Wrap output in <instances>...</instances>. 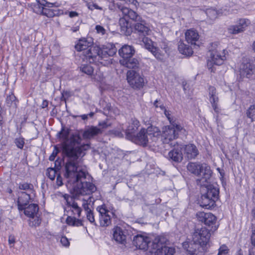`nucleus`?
<instances>
[{
    "label": "nucleus",
    "mask_w": 255,
    "mask_h": 255,
    "mask_svg": "<svg viewBox=\"0 0 255 255\" xmlns=\"http://www.w3.org/2000/svg\"><path fill=\"white\" fill-rule=\"evenodd\" d=\"M135 50L130 45H125L119 50V54L122 57L121 59H126L128 58H131L134 54Z\"/></svg>",
    "instance_id": "25"
},
{
    "label": "nucleus",
    "mask_w": 255,
    "mask_h": 255,
    "mask_svg": "<svg viewBox=\"0 0 255 255\" xmlns=\"http://www.w3.org/2000/svg\"><path fill=\"white\" fill-rule=\"evenodd\" d=\"M134 30L139 35L144 36V37L146 35H150L151 33V30L148 26L145 21L142 19L134 24Z\"/></svg>",
    "instance_id": "18"
},
{
    "label": "nucleus",
    "mask_w": 255,
    "mask_h": 255,
    "mask_svg": "<svg viewBox=\"0 0 255 255\" xmlns=\"http://www.w3.org/2000/svg\"><path fill=\"white\" fill-rule=\"evenodd\" d=\"M15 242L14 237L10 236L8 239V243L9 245L13 244Z\"/></svg>",
    "instance_id": "56"
},
{
    "label": "nucleus",
    "mask_w": 255,
    "mask_h": 255,
    "mask_svg": "<svg viewBox=\"0 0 255 255\" xmlns=\"http://www.w3.org/2000/svg\"><path fill=\"white\" fill-rule=\"evenodd\" d=\"M102 132L100 128L92 126L88 128L83 132V137L84 139H90Z\"/></svg>",
    "instance_id": "30"
},
{
    "label": "nucleus",
    "mask_w": 255,
    "mask_h": 255,
    "mask_svg": "<svg viewBox=\"0 0 255 255\" xmlns=\"http://www.w3.org/2000/svg\"><path fill=\"white\" fill-rule=\"evenodd\" d=\"M14 143L16 146L19 148H22L24 144V139L23 138H17L14 140Z\"/></svg>",
    "instance_id": "46"
},
{
    "label": "nucleus",
    "mask_w": 255,
    "mask_h": 255,
    "mask_svg": "<svg viewBox=\"0 0 255 255\" xmlns=\"http://www.w3.org/2000/svg\"><path fill=\"white\" fill-rule=\"evenodd\" d=\"M197 217L199 222L211 227L209 230L210 232H213L217 230L219 225L217 224V218L212 213L199 212L197 214Z\"/></svg>",
    "instance_id": "9"
},
{
    "label": "nucleus",
    "mask_w": 255,
    "mask_h": 255,
    "mask_svg": "<svg viewBox=\"0 0 255 255\" xmlns=\"http://www.w3.org/2000/svg\"><path fill=\"white\" fill-rule=\"evenodd\" d=\"M58 151L59 150L57 149V148L56 146H55L54 150L53 151L52 153L51 154V155L49 156V159L50 161H53L55 159V158L57 154L58 153Z\"/></svg>",
    "instance_id": "48"
},
{
    "label": "nucleus",
    "mask_w": 255,
    "mask_h": 255,
    "mask_svg": "<svg viewBox=\"0 0 255 255\" xmlns=\"http://www.w3.org/2000/svg\"><path fill=\"white\" fill-rule=\"evenodd\" d=\"M185 39L188 43L191 45H197L199 44V35L197 30L192 29L188 30L185 33Z\"/></svg>",
    "instance_id": "20"
},
{
    "label": "nucleus",
    "mask_w": 255,
    "mask_h": 255,
    "mask_svg": "<svg viewBox=\"0 0 255 255\" xmlns=\"http://www.w3.org/2000/svg\"><path fill=\"white\" fill-rule=\"evenodd\" d=\"M78 14L76 11H71L69 12V16L70 17H74L78 16Z\"/></svg>",
    "instance_id": "57"
},
{
    "label": "nucleus",
    "mask_w": 255,
    "mask_h": 255,
    "mask_svg": "<svg viewBox=\"0 0 255 255\" xmlns=\"http://www.w3.org/2000/svg\"><path fill=\"white\" fill-rule=\"evenodd\" d=\"M48 102L47 100H44L42 104L41 107L42 108H46L48 106Z\"/></svg>",
    "instance_id": "60"
},
{
    "label": "nucleus",
    "mask_w": 255,
    "mask_h": 255,
    "mask_svg": "<svg viewBox=\"0 0 255 255\" xmlns=\"http://www.w3.org/2000/svg\"><path fill=\"white\" fill-rule=\"evenodd\" d=\"M139 126V122L136 119H131L127 129L126 130L125 133L126 138L130 140L134 135L133 133L137 129Z\"/></svg>",
    "instance_id": "26"
},
{
    "label": "nucleus",
    "mask_w": 255,
    "mask_h": 255,
    "mask_svg": "<svg viewBox=\"0 0 255 255\" xmlns=\"http://www.w3.org/2000/svg\"><path fill=\"white\" fill-rule=\"evenodd\" d=\"M30 194L26 192H21L19 193L17 205L19 210L22 211L29 203L30 199Z\"/></svg>",
    "instance_id": "24"
},
{
    "label": "nucleus",
    "mask_w": 255,
    "mask_h": 255,
    "mask_svg": "<svg viewBox=\"0 0 255 255\" xmlns=\"http://www.w3.org/2000/svg\"><path fill=\"white\" fill-rule=\"evenodd\" d=\"M96 209L99 213V226L103 227L110 226L112 223V215H114L113 213L109 211L104 204L98 206Z\"/></svg>",
    "instance_id": "11"
},
{
    "label": "nucleus",
    "mask_w": 255,
    "mask_h": 255,
    "mask_svg": "<svg viewBox=\"0 0 255 255\" xmlns=\"http://www.w3.org/2000/svg\"><path fill=\"white\" fill-rule=\"evenodd\" d=\"M119 25L121 27V32L126 35H129L131 32V28L128 18L124 15L119 19Z\"/></svg>",
    "instance_id": "31"
},
{
    "label": "nucleus",
    "mask_w": 255,
    "mask_h": 255,
    "mask_svg": "<svg viewBox=\"0 0 255 255\" xmlns=\"http://www.w3.org/2000/svg\"><path fill=\"white\" fill-rule=\"evenodd\" d=\"M211 237L210 231L206 228L196 229L190 243H184L183 247L191 255H204Z\"/></svg>",
    "instance_id": "3"
},
{
    "label": "nucleus",
    "mask_w": 255,
    "mask_h": 255,
    "mask_svg": "<svg viewBox=\"0 0 255 255\" xmlns=\"http://www.w3.org/2000/svg\"><path fill=\"white\" fill-rule=\"evenodd\" d=\"M91 199L92 197L90 196L87 198H83L82 206L86 212L87 219L91 223L94 224V225L97 226V224H96L95 220L94 213L93 211H92L89 208V205H90L91 203L92 202Z\"/></svg>",
    "instance_id": "17"
},
{
    "label": "nucleus",
    "mask_w": 255,
    "mask_h": 255,
    "mask_svg": "<svg viewBox=\"0 0 255 255\" xmlns=\"http://www.w3.org/2000/svg\"><path fill=\"white\" fill-rule=\"evenodd\" d=\"M124 131V129L123 127L121 128H119L118 129H114L112 130V132L115 134L116 136L119 137H122L124 136V134L123 133V131Z\"/></svg>",
    "instance_id": "45"
},
{
    "label": "nucleus",
    "mask_w": 255,
    "mask_h": 255,
    "mask_svg": "<svg viewBox=\"0 0 255 255\" xmlns=\"http://www.w3.org/2000/svg\"><path fill=\"white\" fill-rule=\"evenodd\" d=\"M93 41L91 38L82 39L79 40L78 43L75 45V48L77 51L84 52L89 49V47L93 46Z\"/></svg>",
    "instance_id": "28"
},
{
    "label": "nucleus",
    "mask_w": 255,
    "mask_h": 255,
    "mask_svg": "<svg viewBox=\"0 0 255 255\" xmlns=\"http://www.w3.org/2000/svg\"><path fill=\"white\" fill-rule=\"evenodd\" d=\"M236 255H243L241 253V250H239Z\"/></svg>",
    "instance_id": "64"
},
{
    "label": "nucleus",
    "mask_w": 255,
    "mask_h": 255,
    "mask_svg": "<svg viewBox=\"0 0 255 255\" xmlns=\"http://www.w3.org/2000/svg\"><path fill=\"white\" fill-rule=\"evenodd\" d=\"M120 9L123 15L125 16L127 18H129L136 22L142 19L136 12L127 7L122 6L120 8Z\"/></svg>",
    "instance_id": "27"
},
{
    "label": "nucleus",
    "mask_w": 255,
    "mask_h": 255,
    "mask_svg": "<svg viewBox=\"0 0 255 255\" xmlns=\"http://www.w3.org/2000/svg\"><path fill=\"white\" fill-rule=\"evenodd\" d=\"M182 147L184 151V154L188 159L195 158L199 154V151L196 146L193 144L184 145Z\"/></svg>",
    "instance_id": "23"
},
{
    "label": "nucleus",
    "mask_w": 255,
    "mask_h": 255,
    "mask_svg": "<svg viewBox=\"0 0 255 255\" xmlns=\"http://www.w3.org/2000/svg\"><path fill=\"white\" fill-rule=\"evenodd\" d=\"M75 180L70 181V178L64 176L66 179V185L73 191V196L64 195L66 201L64 212L67 215L66 223L72 226L79 227L83 225L82 221L80 218L82 209L80 205H82V198L84 196H90L97 190L96 186L92 183L85 181L87 172L86 170L74 171Z\"/></svg>",
    "instance_id": "1"
},
{
    "label": "nucleus",
    "mask_w": 255,
    "mask_h": 255,
    "mask_svg": "<svg viewBox=\"0 0 255 255\" xmlns=\"http://www.w3.org/2000/svg\"><path fill=\"white\" fill-rule=\"evenodd\" d=\"M56 177V185L58 187L62 186L63 183L62 182V178L60 174L58 173Z\"/></svg>",
    "instance_id": "51"
},
{
    "label": "nucleus",
    "mask_w": 255,
    "mask_h": 255,
    "mask_svg": "<svg viewBox=\"0 0 255 255\" xmlns=\"http://www.w3.org/2000/svg\"><path fill=\"white\" fill-rule=\"evenodd\" d=\"M210 101L212 104V107L214 111L217 113H219L220 109L218 106L219 98L217 95H215L214 96L210 97Z\"/></svg>",
    "instance_id": "38"
},
{
    "label": "nucleus",
    "mask_w": 255,
    "mask_h": 255,
    "mask_svg": "<svg viewBox=\"0 0 255 255\" xmlns=\"http://www.w3.org/2000/svg\"><path fill=\"white\" fill-rule=\"evenodd\" d=\"M184 131L185 129L177 122H174L170 126L164 127L161 135L163 143L172 146V141L178 137L179 133H184Z\"/></svg>",
    "instance_id": "8"
},
{
    "label": "nucleus",
    "mask_w": 255,
    "mask_h": 255,
    "mask_svg": "<svg viewBox=\"0 0 255 255\" xmlns=\"http://www.w3.org/2000/svg\"><path fill=\"white\" fill-rule=\"evenodd\" d=\"M93 6H94V9H97L99 10H103V8L101 6H99L97 4L94 3L93 5Z\"/></svg>",
    "instance_id": "62"
},
{
    "label": "nucleus",
    "mask_w": 255,
    "mask_h": 255,
    "mask_svg": "<svg viewBox=\"0 0 255 255\" xmlns=\"http://www.w3.org/2000/svg\"><path fill=\"white\" fill-rule=\"evenodd\" d=\"M46 174L50 180H53L55 176H57L58 173L55 169L53 168H48L46 170Z\"/></svg>",
    "instance_id": "39"
},
{
    "label": "nucleus",
    "mask_w": 255,
    "mask_h": 255,
    "mask_svg": "<svg viewBox=\"0 0 255 255\" xmlns=\"http://www.w3.org/2000/svg\"><path fill=\"white\" fill-rule=\"evenodd\" d=\"M178 50L180 53L186 56H190L193 53V50L189 45H186L183 41H179L178 44Z\"/></svg>",
    "instance_id": "34"
},
{
    "label": "nucleus",
    "mask_w": 255,
    "mask_h": 255,
    "mask_svg": "<svg viewBox=\"0 0 255 255\" xmlns=\"http://www.w3.org/2000/svg\"><path fill=\"white\" fill-rule=\"evenodd\" d=\"M188 170L198 177L197 184L205 185V183L210 180L212 171L210 166L205 163L190 162L187 166Z\"/></svg>",
    "instance_id": "6"
},
{
    "label": "nucleus",
    "mask_w": 255,
    "mask_h": 255,
    "mask_svg": "<svg viewBox=\"0 0 255 255\" xmlns=\"http://www.w3.org/2000/svg\"><path fill=\"white\" fill-rule=\"evenodd\" d=\"M15 100L16 97L14 94H11L7 96L6 99V103L8 106L10 107L13 104L15 105Z\"/></svg>",
    "instance_id": "42"
},
{
    "label": "nucleus",
    "mask_w": 255,
    "mask_h": 255,
    "mask_svg": "<svg viewBox=\"0 0 255 255\" xmlns=\"http://www.w3.org/2000/svg\"><path fill=\"white\" fill-rule=\"evenodd\" d=\"M149 238L144 237L142 235H137L133 237V245L140 250L149 249L151 248V245Z\"/></svg>",
    "instance_id": "16"
},
{
    "label": "nucleus",
    "mask_w": 255,
    "mask_h": 255,
    "mask_svg": "<svg viewBox=\"0 0 255 255\" xmlns=\"http://www.w3.org/2000/svg\"><path fill=\"white\" fill-rule=\"evenodd\" d=\"M96 29L98 33H101L102 35H104L105 33V29L102 26L97 25L96 26Z\"/></svg>",
    "instance_id": "53"
},
{
    "label": "nucleus",
    "mask_w": 255,
    "mask_h": 255,
    "mask_svg": "<svg viewBox=\"0 0 255 255\" xmlns=\"http://www.w3.org/2000/svg\"><path fill=\"white\" fill-rule=\"evenodd\" d=\"M229 250L225 245L222 246L219 249L218 255H227Z\"/></svg>",
    "instance_id": "44"
},
{
    "label": "nucleus",
    "mask_w": 255,
    "mask_h": 255,
    "mask_svg": "<svg viewBox=\"0 0 255 255\" xmlns=\"http://www.w3.org/2000/svg\"><path fill=\"white\" fill-rule=\"evenodd\" d=\"M143 43L146 49L150 52H155L156 47L153 45L152 40L146 37H144L142 39Z\"/></svg>",
    "instance_id": "35"
},
{
    "label": "nucleus",
    "mask_w": 255,
    "mask_h": 255,
    "mask_svg": "<svg viewBox=\"0 0 255 255\" xmlns=\"http://www.w3.org/2000/svg\"><path fill=\"white\" fill-rule=\"evenodd\" d=\"M38 209L37 205L31 204L26 207H25L23 210L24 214L30 218L29 221L31 226H38L41 223V220L38 216Z\"/></svg>",
    "instance_id": "10"
},
{
    "label": "nucleus",
    "mask_w": 255,
    "mask_h": 255,
    "mask_svg": "<svg viewBox=\"0 0 255 255\" xmlns=\"http://www.w3.org/2000/svg\"><path fill=\"white\" fill-rule=\"evenodd\" d=\"M46 7H45L44 8H43V11L41 13L42 14L46 15L48 17H52L55 15V13L53 10Z\"/></svg>",
    "instance_id": "43"
},
{
    "label": "nucleus",
    "mask_w": 255,
    "mask_h": 255,
    "mask_svg": "<svg viewBox=\"0 0 255 255\" xmlns=\"http://www.w3.org/2000/svg\"><path fill=\"white\" fill-rule=\"evenodd\" d=\"M99 125L100 127H102L103 128H106L108 127V125H107L106 122H102L99 123Z\"/></svg>",
    "instance_id": "59"
},
{
    "label": "nucleus",
    "mask_w": 255,
    "mask_h": 255,
    "mask_svg": "<svg viewBox=\"0 0 255 255\" xmlns=\"http://www.w3.org/2000/svg\"><path fill=\"white\" fill-rule=\"evenodd\" d=\"M126 3L128 4H131L135 7L138 4V3L136 0H125Z\"/></svg>",
    "instance_id": "54"
},
{
    "label": "nucleus",
    "mask_w": 255,
    "mask_h": 255,
    "mask_svg": "<svg viewBox=\"0 0 255 255\" xmlns=\"http://www.w3.org/2000/svg\"><path fill=\"white\" fill-rule=\"evenodd\" d=\"M253 66L249 62L243 63L240 66V72L241 75L248 76L252 74Z\"/></svg>",
    "instance_id": "33"
},
{
    "label": "nucleus",
    "mask_w": 255,
    "mask_h": 255,
    "mask_svg": "<svg viewBox=\"0 0 255 255\" xmlns=\"http://www.w3.org/2000/svg\"><path fill=\"white\" fill-rule=\"evenodd\" d=\"M80 70L89 76H94V68L90 65H83L80 67Z\"/></svg>",
    "instance_id": "36"
},
{
    "label": "nucleus",
    "mask_w": 255,
    "mask_h": 255,
    "mask_svg": "<svg viewBox=\"0 0 255 255\" xmlns=\"http://www.w3.org/2000/svg\"><path fill=\"white\" fill-rule=\"evenodd\" d=\"M250 24V21L249 19L246 18L240 19L238 21L236 24L231 25L228 27V32L232 34L242 32Z\"/></svg>",
    "instance_id": "14"
},
{
    "label": "nucleus",
    "mask_w": 255,
    "mask_h": 255,
    "mask_svg": "<svg viewBox=\"0 0 255 255\" xmlns=\"http://www.w3.org/2000/svg\"><path fill=\"white\" fill-rule=\"evenodd\" d=\"M58 134L62 140L63 152L68 158L64 167V175L72 181L75 180L74 171L85 170L79 164V157L85 155L84 151L88 149L90 146L87 144L79 146L81 138L78 135H73L69 139V131L68 128H62Z\"/></svg>",
    "instance_id": "2"
},
{
    "label": "nucleus",
    "mask_w": 255,
    "mask_h": 255,
    "mask_svg": "<svg viewBox=\"0 0 255 255\" xmlns=\"http://www.w3.org/2000/svg\"><path fill=\"white\" fill-rule=\"evenodd\" d=\"M208 182L209 180L205 183V185H201L202 186H205L206 188V193L204 194L216 201L219 199V189L213 185H207Z\"/></svg>",
    "instance_id": "22"
},
{
    "label": "nucleus",
    "mask_w": 255,
    "mask_h": 255,
    "mask_svg": "<svg viewBox=\"0 0 255 255\" xmlns=\"http://www.w3.org/2000/svg\"><path fill=\"white\" fill-rule=\"evenodd\" d=\"M209 97L217 95L215 88L213 86H210L209 88Z\"/></svg>",
    "instance_id": "49"
},
{
    "label": "nucleus",
    "mask_w": 255,
    "mask_h": 255,
    "mask_svg": "<svg viewBox=\"0 0 255 255\" xmlns=\"http://www.w3.org/2000/svg\"><path fill=\"white\" fill-rule=\"evenodd\" d=\"M128 235V231L121 227H116L113 229V239L118 243L125 245Z\"/></svg>",
    "instance_id": "15"
},
{
    "label": "nucleus",
    "mask_w": 255,
    "mask_h": 255,
    "mask_svg": "<svg viewBox=\"0 0 255 255\" xmlns=\"http://www.w3.org/2000/svg\"><path fill=\"white\" fill-rule=\"evenodd\" d=\"M247 116L248 117L251 119L252 121L255 120V104L250 106L247 112Z\"/></svg>",
    "instance_id": "40"
},
{
    "label": "nucleus",
    "mask_w": 255,
    "mask_h": 255,
    "mask_svg": "<svg viewBox=\"0 0 255 255\" xmlns=\"http://www.w3.org/2000/svg\"><path fill=\"white\" fill-rule=\"evenodd\" d=\"M94 4V3H88L87 5L89 9L91 10H93L94 9V6H93Z\"/></svg>",
    "instance_id": "58"
},
{
    "label": "nucleus",
    "mask_w": 255,
    "mask_h": 255,
    "mask_svg": "<svg viewBox=\"0 0 255 255\" xmlns=\"http://www.w3.org/2000/svg\"><path fill=\"white\" fill-rule=\"evenodd\" d=\"M60 242L64 246L68 247L69 245V242L68 239L65 237H62Z\"/></svg>",
    "instance_id": "52"
},
{
    "label": "nucleus",
    "mask_w": 255,
    "mask_h": 255,
    "mask_svg": "<svg viewBox=\"0 0 255 255\" xmlns=\"http://www.w3.org/2000/svg\"><path fill=\"white\" fill-rule=\"evenodd\" d=\"M182 147L174 148L168 152L167 158L169 160L176 163L180 162L183 159Z\"/></svg>",
    "instance_id": "19"
},
{
    "label": "nucleus",
    "mask_w": 255,
    "mask_h": 255,
    "mask_svg": "<svg viewBox=\"0 0 255 255\" xmlns=\"http://www.w3.org/2000/svg\"><path fill=\"white\" fill-rule=\"evenodd\" d=\"M211 60L208 61V65L212 64L221 65L226 59L225 55H221L217 50L210 51Z\"/></svg>",
    "instance_id": "21"
},
{
    "label": "nucleus",
    "mask_w": 255,
    "mask_h": 255,
    "mask_svg": "<svg viewBox=\"0 0 255 255\" xmlns=\"http://www.w3.org/2000/svg\"><path fill=\"white\" fill-rule=\"evenodd\" d=\"M168 240L165 237L156 238L152 242L151 248L146 255H173L175 249L167 246Z\"/></svg>",
    "instance_id": "7"
},
{
    "label": "nucleus",
    "mask_w": 255,
    "mask_h": 255,
    "mask_svg": "<svg viewBox=\"0 0 255 255\" xmlns=\"http://www.w3.org/2000/svg\"><path fill=\"white\" fill-rule=\"evenodd\" d=\"M127 80L132 88L139 89L144 86L143 78L135 70H129L127 72Z\"/></svg>",
    "instance_id": "12"
},
{
    "label": "nucleus",
    "mask_w": 255,
    "mask_h": 255,
    "mask_svg": "<svg viewBox=\"0 0 255 255\" xmlns=\"http://www.w3.org/2000/svg\"><path fill=\"white\" fill-rule=\"evenodd\" d=\"M251 243L253 245L255 246V233L253 232L251 236Z\"/></svg>",
    "instance_id": "55"
},
{
    "label": "nucleus",
    "mask_w": 255,
    "mask_h": 255,
    "mask_svg": "<svg viewBox=\"0 0 255 255\" xmlns=\"http://www.w3.org/2000/svg\"><path fill=\"white\" fill-rule=\"evenodd\" d=\"M36 3L30 4V7L33 12L38 14H41L45 7H52L54 6H59V4L57 2H49L45 0H36Z\"/></svg>",
    "instance_id": "13"
},
{
    "label": "nucleus",
    "mask_w": 255,
    "mask_h": 255,
    "mask_svg": "<svg viewBox=\"0 0 255 255\" xmlns=\"http://www.w3.org/2000/svg\"><path fill=\"white\" fill-rule=\"evenodd\" d=\"M159 49L156 47L155 52H151L156 59L162 60L163 59V56L159 52Z\"/></svg>",
    "instance_id": "47"
},
{
    "label": "nucleus",
    "mask_w": 255,
    "mask_h": 255,
    "mask_svg": "<svg viewBox=\"0 0 255 255\" xmlns=\"http://www.w3.org/2000/svg\"><path fill=\"white\" fill-rule=\"evenodd\" d=\"M216 201L205 194L202 195L199 203L201 206L203 208L209 209L214 206Z\"/></svg>",
    "instance_id": "32"
},
{
    "label": "nucleus",
    "mask_w": 255,
    "mask_h": 255,
    "mask_svg": "<svg viewBox=\"0 0 255 255\" xmlns=\"http://www.w3.org/2000/svg\"><path fill=\"white\" fill-rule=\"evenodd\" d=\"M206 13L208 17L211 19H215L218 15L217 11L213 8H208L206 10Z\"/></svg>",
    "instance_id": "41"
},
{
    "label": "nucleus",
    "mask_w": 255,
    "mask_h": 255,
    "mask_svg": "<svg viewBox=\"0 0 255 255\" xmlns=\"http://www.w3.org/2000/svg\"><path fill=\"white\" fill-rule=\"evenodd\" d=\"M120 64L128 68H131L137 69L139 67V62L138 60L135 58H128L126 59H120Z\"/></svg>",
    "instance_id": "29"
},
{
    "label": "nucleus",
    "mask_w": 255,
    "mask_h": 255,
    "mask_svg": "<svg viewBox=\"0 0 255 255\" xmlns=\"http://www.w3.org/2000/svg\"><path fill=\"white\" fill-rule=\"evenodd\" d=\"M249 255H255V248H252L250 250Z\"/></svg>",
    "instance_id": "61"
},
{
    "label": "nucleus",
    "mask_w": 255,
    "mask_h": 255,
    "mask_svg": "<svg viewBox=\"0 0 255 255\" xmlns=\"http://www.w3.org/2000/svg\"><path fill=\"white\" fill-rule=\"evenodd\" d=\"M18 188L20 190H25L27 191L26 193L31 194L33 191V186L31 184L27 183H19L18 185Z\"/></svg>",
    "instance_id": "37"
},
{
    "label": "nucleus",
    "mask_w": 255,
    "mask_h": 255,
    "mask_svg": "<svg viewBox=\"0 0 255 255\" xmlns=\"http://www.w3.org/2000/svg\"><path fill=\"white\" fill-rule=\"evenodd\" d=\"M80 117L82 118V120H87L88 118V115H82L80 116Z\"/></svg>",
    "instance_id": "63"
},
{
    "label": "nucleus",
    "mask_w": 255,
    "mask_h": 255,
    "mask_svg": "<svg viewBox=\"0 0 255 255\" xmlns=\"http://www.w3.org/2000/svg\"><path fill=\"white\" fill-rule=\"evenodd\" d=\"M115 53L116 50L115 49H113L108 52L107 51L101 50L99 47L93 45V46H91L89 49L84 52V55L90 63L106 65L108 64V60L104 59L108 58L109 56H112Z\"/></svg>",
    "instance_id": "5"
},
{
    "label": "nucleus",
    "mask_w": 255,
    "mask_h": 255,
    "mask_svg": "<svg viewBox=\"0 0 255 255\" xmlns=\"http://www.w3.org/2000/svg\"><path fill=\"white\" fill-rule=\"evenodd\" d=\"M164 114L166 117L167 118L168 120H169L170 124H173L174 122H176L175 120H174L173 118H171L170 114H169V112L167 111L166 110H165Z\"/></svg>",
    "instance_id": "50"
},
{
    "label": "nucleus",
    "mask_w": 255,
    "mask_h": 255,
    "mask_svg": "<svg viewBox=\"0 0 255 255\" xmlns=\"http://www.w3.org/2000/svg\"><path fill=\"white\" fill-rule=\"evenodd\" d=\"M160 135L159 129L156 127L151 126L146 129L142 128L130 140L136 144L145 146L152 141H156Z\"/></svg>",
    "instance_id": "4"
}]
</instances>
